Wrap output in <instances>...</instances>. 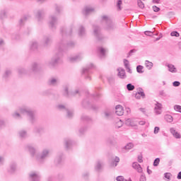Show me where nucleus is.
Instances as JSON below:
<instances>
[{
	"mask_svg": "<svg viewBox=\"0 0 181 181\" xmlns=\"http://www.w3.org/2000/svg\"><path fill=\"white\" fill-rule=\"evenodd\" d=\"M74 28V25H71L70 28L68 29L64 27L61 28L60 33L62 36V38L57 45L59 52H64V49H66V47H74V46H76V43L74 42L70 41L69 42H67L65 40L66 37H70L71 36Z\"/></svg>",
	"mask_w": 181,
	"mask_h": 181,
	"instance_id": "f257e3e1",
	"label": "nucleus"
},
{
	"mask_svg": "<svg viewBox=\"0 0 181 181\" xmlns=\"http://www.w3.org/2000/svg\"><path fill=\"white\" fill-rule=\"evenodd\" d=\"M100 22L102 23H105V29L107 32H114L117 30V24L112 21L110 16L108 15H103L100 16Z\"/></svg>",
	"mask_w": 181,
	"mask_h": 181,
	"instance_id": "f03ea898",
	"label": "nucleus"
},
{
	"mask_svg": "<svg viewBox=\"0 0 181 181\" xmlns=\"http://www.w3.org/2000/svg\"><path fill=\"white\" fill-rule=\"evenodd\" d=\"M19 111L21 114H25L28 117V121L31 124H35L36 122V115L35 110H32L30 107L28 106H23L19 107Z\"/></svg>",
	"mask_w": 181,
	"mask_h": 181,
	"instance_id": "7ed1b4c3",
	"label": "nucleus"
},
{
	"mask_svg": "<svg viewBox=\"0 0 181 181\" xmlns=\"http://www.w3.org/2000/svg\"><path fill=\"white\" fill-rule=\"evenodd\" d=\"M62 53L63 51H60L57 46V53L49 62V67H54V66L59 64Z\"/></svg>",
	"mask_w": 181,
	"mask_h": 181,
	"instance_id": "20e7f679",
	"label": "nucleus"
},
{
	"mask_svg": "<svg viewBox=\"0 0 181 181\" xmlns=\"http://www.w3.org/2000/svg\"><path fill=\"white\" fill-rule=\"evenodd\" d=\"M50 156V150L49 148H44L39 156H36V160L40 163H43L47 158Z\"/></svg>",
	"mask_w": 181,
	"mask_h": 181,
	"instance_id": "39448f33",
	"label": "nucleus"
},
{
	"mask_svg": "<svg viewBox=\"0 0 181 181\" xmlns=\"http://www.w3.org/2000/svg\"><path fill=\"white\" fill-rule=\"evenodd\" d=\"M93 35L98 42H102V40H104V36L101 33V28L98 25H93Z\"/></svg>",
	"mask_w": 181,
	"mask_h": 181,
	"instance_id": "423d86ee",
	"label": "nucleus"
},
{
	"mask_svg": "<svg viewBox=\"0 0 181 181\" xmlns=\"http://www.w3.org/2000/svg\"><path fill=\"white\" fill-rule=\"evenodd\" d=\"M35 16L37 22H42L45 19V9L40 8L35 11Z\"/></svg>",
	"mask_w": 181,
	"mask_h": 181,
	"instance_id": "0eeeda50",
	"label": "nucleus"
},
{
	"mask_svg": "<svg viewBox=\"0 0 181 181\" xmlns=\"http://www.w3.org/2000/svg\"><path fill=\"white\" fill-rule=\"evenodd\" d=\"M49 26L50 29H56V26H57V17L56 16H50L49 17Z\"/></svg>",
	"mask_w": 181,
	"mask_h": 181,
	"instance_id": "6e6552de",
	"label": "nucleus"
},
{
	"mask_svg": "<svg viewBox=\"0 0 181 181\" xmlns=\"http://www.w3.org/2000/svg\"><path fill=\"white\" fill-rule=\"evenodd\" d=\"M59 78L57 77H51L48 79L47 83L48 86H51L52 87H56L59 84Z\"/></svg>",
	"mask_w": 181,
	"mask_h": 181,
	"instance_id": "1a4fd4ad",
	"label": "nucleus"
},
{
	"mask_svg": "<svg viewBox=\"0 0 181 181\" xmlns=\"http://www.w3.org/2000/svg\"><path fill=\"white\" fill-rule=\"evenodd\" d=\"M30 181H40V175L37 172H32L29 174Z\"/></svg>",
	"mask_w": 181,
	"mask_h": 181,
	"instance_id": "9d476101",
	"label": "nucleus"
},
{
	"mask_svg": "<svg viewBox=\"0 0 181 181\" xmlns=\"http://www.w3.org/2000/svg\"><path fill=\"white\" fill-rule=\"evenodd\" d=\"M83 57H84L83 53H79L76 55L69 57V62L71 63H76V62H80V60H82Z\"/></svg>",
	"mask_w": 181,
	"mask_h": 181,
	"instance_id": "9b49d317",
	"label": "nucleus"
},
{
	"mask_svg": "<svg viewBox=\"0 0 181 181\" xmlns=\"http://www.w3.org/2000/svg\"><path fill=\"white\" fill-rule=\"evenodd\" d=\"M154 112L156 115H160L162 114V103L159 102L155 103Z\"/></svg>",
	"mask_w": 181,
	"mask_h": 181,
	"instance_id": "f8f14e48",
	"label": "nucleus"
},
{
	"mask_svg": "<svg viewBox=\"0 0 181 181\" xmlns=\"http://www.w3.org/2000/svg\"><path fill=\"white\" fill-rule=\"evenodd\" d=\"M39 67H40L39 64L36 62L33 63L31 64L30 70L28 71L29 74H30V73H36V71H38Z\"/></svg>",
	"mask_w": 181,
	"mask_h": 181,
	"instance_id": "ddd939ff",
	"label": "nucleus"
},
{
	"mask_svg": "<svg viewBox=\"0 0 181 181\" xmlns=\"http://www.w3.org/2000/svg\"><path fill=\"white\" fill-rule=\"evenodd\" d=\"M50 43H52V37H49V36L44 37V38L42 39V45L45 47H47V46H49Z\"/></svg>",
	"mask_w": 181,
	"mask_h": 181,
	"instance_id": "4468645a",
	"label": "nucleus"
},
{
	"mask_svg": "<svg viewBox=\"0 0 181 181\" xmlns=\"http://www.w3.org/2000/svg\"><path fill=\"white\" fill-rule=\"evenodd\" d=\"M62 94L64 97H71V93L69 91V84H65L63 86V90H62Z\"/></svg>",
	"mask_w": 181,
	"mask_h": 181,
	"instance_id": "2eb2a0df",
	"label": "nucleus"
},
{
	"mask_svg": "<svg viewBox=\"0 0 181 181\" xmlns=\"http://www.w3.org/2000/svg\"><path fill=\"white\" fill-rule=\"evenodd\" d=\"M170 132L172 134L173 136L175 138V139H181V135L180 133L177 132L175 128L172 127L170 129Z\"/></svg>",
	"mask_w": 181,
	"mask_h": 181,
	"instance_id": "dca6fc26",
	"label": "nucleus"
},
{
	"mask_svg": "<svg viewBox=\"0 0 181 181\" xmlns=\"http://www.w3.org/2000/svg\"><path fill=\"white\" fill-rule=\"evenodd\" d=\"M62 162H63V154H59L54 159L55 166H60Z\"/></svg>",
	"mask_w": 181,
	"mask_h": 181,
	"instance_id": "f3484780",
	"label": "nucleus"
},
{
	"mask_svg": "<svg viewBox=\"0 0 181 181\" xmlns=\"http://www.w3.org/2000/svg\"><path fill=\"white\" fill-rule=\"evenodd\" d=\"M117 76L118 77H119V78H127V74L125 73V69H122V68H119L117 69Z\"/></svg>",
	"mask_w": 181,
	"mask_h": 181,
	"instance_id": "a211bd4d",
	"label": "nucleus"
},
{
	"mask_svg": "<svg viewBox=\"0 0 181 181\" xmlns=\"http://www.w3.org/2000/svg\"><path fill=\"white\" fill-rule=\"evenodd\" d=\"M103 166H104V162L101 160H98L95 166V169L97 172H101V170H103Z\"/></svg>",
	"mask_w": 181,
	"mask_h": 181,
	"instance_id": "6ab92c4d",
	"label": "nucleus"
},
{
	"mask_svg": "<svg viewBox=\"0 0 181 181\" xmlns=\"http://www.w3.org/2000/svg\"><path fill=\"white\" fill-rule=\"evenodd\" d=\"M104 115L106 119H112L114 112H112V110H111V109H106Z\"/></svg>",
	"mask_w": 181,
	"mask_h": 181,
	"instance_id": "aec40b11",
	"label": "nucleus"
},
{
	"mask_svg": "<svg viewBox=\"0 0 181 181\" xmlns=\"http://www.w3.org/2000/svg\"><path fill=\"white\" fill-rule=\"evenodd\" d=\"M93 67H94V64H90L86 68L83 69L82 74H85L86 76H87V74H90V69H93Z\"/></svg>",
	"mask_w": 181,
	"mask_h": 181,
	"instance_id": "412c9836",
	"label": "nucleus"
},
{
	"mask_svg": "<svg viewBox=\"0 0 181 181\" xmlns=\"http://www.w3.org/2000/svg\"><path fill=\"white\" fill-rule=\"evenodd\" d=\"M115 112L117 114V115L121 116V115H124V107H122V105H117L115 107Z\"/></svg>",
	"mask_w": 181,
	"mask_h": 181,
	"instance_id": "4be33fe9",
	"label": "nucleus"
},
{
	"mask_svg": "<svg viewBox=\"0 0 181 181\" xmlns=\"http://www.w3.org/2000/svg\"><path fill=\"white\" fill-rule=\"evenodd\" d=\"M92 12H94L93 8L85 7L82 11V13H83V15H84V16H87V15H90V13H92Z\"/></svg>",
	"mask_w": 181,
	"mask_h": 181,
	"instance_id": "5701e85b",
	"label": "nucleus"
},
{
	"mask_svg": "<svg viewBox=\"0 0 181 181\" xmlns=\"http://www.w3.org/2000/svg\"><path fill=\"white\" fill-rule=\"evenodd\" d=\"M132 148H134V144L128 143L124 147L122 148V152L125 153L126 152H128V151H130V149H132Z\"/></svg>",
	"mask_w": 181,
	"mask_h": 181,
	"instance_id": "b1692460",
	"label": "nucleus"
},
{
	"mask_svg": "<svg viewBox=\"0 0 181 181\" xmlns=\"http://www.w3.org/2000/svg\"><path fill=\"white\" fill-rule=\"evenodd\" d=\"M34 132H35V134H39L40 135H42V134H45V127H35L34 128Z\"/></svg>",
	"mask_w": 181,
	"mask_h": 181,
	"instance_id": "393cba45",
	"label": "nucleus"
},
{
	"mask_svg": "<svg viewBox=\"0 0 181 181\" xmlns=\"http://www.w3.org/2000/svg\"><path fill=\"white\" fill-rule=\"evenodd\" d=\"M132 168L137 170L139 173H142V167H141V165H139V163L136 162L133 163Z\"/></svg>",
	"mask_w": 181,
	"mask_h": 181,
	"instance_id": "a878e982",
	"label": "nucleus"
},
{
	"mask_svg": "<svg viewBox=\"0 0 181 181\" xmlns=\"http://www.w3.org/2000/svg\"><path fill=\"white\" fill-rule=\"evenodd\" d=\"M64 145L66 149H70V148H71V146L73 145V141H71V139H65Z\"/></svg>",
	"mask_w": 181,
	"mask_h": 181,
	"instance_id": "bb28decb",
	"label": "nucleus"
},
{
	"mask_svg": "<svg viewBox=\"0 0 181 181\" xmlns=\"http://www.w3.org/2000/svg\"><path fill=\"white\" fill-rule=\"evenodd\" d=\"M16 172V163H11L8 169V173H15Z\"/></svg>",
	"mask_w": 181,
	"mask_h": 181,
	"instance_id": "cd10ccee",
	"label": "nucleus"
},
{
	"mask_svg": "<svg viewBox=\"0 0 181 181\" xmlns=\"http://www.w3.org/2000/svg\"><path fill=\"white\" fill-rule=\"evenodd\" d=\"M27 149L30 152L31 156H35V155H36V148H35L33 146H27Z\"/></svg>",
	"mask_w": 181,
	"mask_h": 181,
	"instance_id": "c85d7f7f",
	"label": "nucleus"
},
{
	"mask_svg": "<svg viewBox=\"0 0 181 181\" xmlns=\"http://www.w3.org/2000/svg\"><path fill=\"white\" fill-rule=\"evenodd\" d=\"M38 46H39V44L36 41H32L30 43V50H33V51L37 50Z\"/></svg>",
	"mask_w": 181,
	"mask_h": 181,
	"instance_id": "c756f323",
	"label": "nucleus"
},
{
	"mask_svg": "<svg viewBox=\"0 0 181 181\" xmlns=\"http://www.w3.org/2000/svg\"><path fill=\"white\" fill-rule=\"evenodd\" d=\"M167 67H168V71H170V73H177V69H176L175 65L172 64H168L167 65Z\"/></svg>",
	"mask_w": 181,
	"mask_h": 181,
	"instance_id": "7c9ffc66",
	"label": "nucleus"
},
{
	"mask_svg": "<svg viewBox=\"0 0 181 181\" xmlns=\"http://www.w3.org/2000/svg\"><path fill=\"white\" fill-rule=\"evenodd\" d=\"M18 136L21 138V139H25V138H28V132L25 130H21L18 132Z\"/></svg>",
	"mask_w": 181,
	"mask_h": 181,
	"instance_id": "2f4dec72",
	"label": "nucleus"
},
{
	"mask_svg": "<svg viewBox=\"0 0 181 181\" xmlns=\"http://www.w3.org/2000/svg\"><path fill=\"white\" fill-rule=\"evenodd\" d=\"M29 16H23L18 21V25L20 26H23V25H25V22H26V21H28L29 19Z\"/></svg>",
	"mask_w": 181,
	"mask_h": 181,
	"instance_id": "473e14b6",
	"label": "nucleus"
},
{
	"mask_svg": "<svg viewBox=\"0 0 181 181\" xmlns=\"http://www.w3.org/2000/svg\"><path fill=\"white\" fill-rule=\"evenodd\" d=\"M78 35L81 37L86 35V28L83 25L79 26Z\"/></svg>",
	"mask_w": 181,
	"mask_h": 181,
	"instance_id": "72a5a7b5",
	"label": "nucleus"
},
{
	"mask_svg": "<svg viewBox=\"0 0 181 181\" xmlns=\"http://www.w3.org/2000/svg\"><path fill=\"white\" fill-rule=\"evenodd\" d=\"M11 74H12V71L11 69H6L3 75V78L8 80L11 77Z\"/></svg>",
	"mask_w": 181,
	"mask_h": 181,
	"instance_id": "f704fd0d",
	"label": "nucleus"
},
{
	"mask_svg": "<svg viewBox=\"0 0 181 181\" xmlns=\"http://www.w3.org/2000/svg\"><path fill=\"white\" fill-rule=\"evenodd\" d=\"M65 112H66V118H73V117H74V111L71 109H69L66 110V111H65Z\"/></svg>",
	"mask_w": 181,
	"mask_h": 181,
	"instance_id": "c9c22d12",
	"label": "nucleus"
},
{
	"mask_svg": "<svg viewBox=\"0 0 181 181\" xmlns=\"http://www.w3.org/2000/svg\"><path fill=\"white\" fill-rule=\"evenodd\" d=\"M18 76H24V74H29V71H26L24 68L18 69Z\"/></svg>",
	"mask_w": 181,
	"mask_h": 181,
	"instance_id": "e433bc0d",
	"label": "nucleus"
},
{
	"mask_svg": "<svg viewBox=\"0 0 181 181\" xmlns=\"http://www.w3.org/2000/svg\"><path fill=\"white\" fill-rule=\"evenodd\" d=\"M98 51L100 57H105V52H107V49L105 50L103 47H100L98 48Z\"/></svg>",
	"mask_w": 181,
	"mask_h": 181,
	"instance_id": "4c0bfd02",
	"label": "nucleus"
},
{
	"mask_svg": "<svg viewBox=\"0 0 181 181\" xmlns=\"http://www.w3.org/2000/svg\"><path fill=\"white\" fill-rule=\"evenodd\" d=\"M57 108H58V110H59V111H63V112H66L67 111L69 107L66 106L64 105H58Z\"/></svg>",
	"mask_w": 181,
	"mask_h": 181,
	"instance_id": "58836bf2",
	"label": "nucleus"
},
{
	"mask_svg": "<svg viewBox=\"0 0 181 181\" xmlns=\"http://www.w3.org/2000/svg\"><path fill=\"white\" fill-rule=\"evenodd\" d=\"M145 66L148 70H151L152 67H153V63L149 62L148 60L145 61Z\"/></svg>",
	"mask_w": 181,
	"mask_h": 181,
	"instance_id": "ea45409f",
	"label": "nucleus"
},
{
	"mask_svg": "<svg viewBox=\"0 0 181 181\" xmlns=\"http://www.w3.org/2000/svg\"><path fill=\"white\" fill-rule=\"evenodd\" d=\"M125 124H126V125H127L128 127H135V123H134V121H132V119H126Z\"/></svg>",
	"mask_w": 181,
	"mask_h": 181,
	"instance_id": "a19ab883",
	"label": "nucleus"
},
{
	"mask_svg": "<svg viewBox=\"0 0 181 181\" xmlns=\"http://www.w3.org/2000/svg\"><path fill=\"white\" fill-rule=\"evenodd\" d=\"M164 118L167 122H173V117L170 115H165Z\"/></svg>",
	"mask_w": 181,
	"mask_h": 181,
	"instance_id": "79ce46f5",
	"label": "nucleus"
},
{
	"mask_svg": "<svg viewBox=\"0 0 181 181\" xmlns=\"http://www.w3.org/2000/svg\"><path fill=\"white\" fill-rule=\"evenodd\" d=\"M127 89L128 91H134L135 90V86L132 85V83H128L127 85Z\"/></svg>",
	"mask_w": 181,
	"mask_h": 181,
	"instance_id": "37998d69",
	"label": "nucleus"
},
{
	"mask_svg": "<svg viewBox=\"0 0 181 181\" xmlns=\"http://www.w3.org/2000/svg\"><path fill=\"white\" fill-rule=\"evenodd\" d=\"M119 163V157L116 156V157L115 158L114 161L112 163V166L116 167V166H117V165H118Z\"/></svg>",
	"mask_w": 181,
	"mask_h": 181,
	"instance_id": "c03bdc74",
	"label": "nucleus"
},
{
	"mask_svg": "<svg viewBox=\"0 0 181 181\" xmlns=\"http://www.w3.org/2000/svg\"><path fill=\"white\" fill-rule=\"evenodd\" d=\"M81 119L82 121H86L87 122H88L89 121L91 120V118H90V117H88L86 115H83L81 116Z\"/></svg>",
	"mask_w": 181,
	"mask_h": 181,
	"instance_id": "a18cd8bd",
	"label": "nucleus"
},
{
	"mask_svg": "<svg viewBox=\"0 0 181 181\" xmlns=\"http://www.w3.org/2000/svg\"><path fill=\"white\" fill-rule=\"evenodd\" d=\"M144 66L141 65H139L136 66V71L137 73H139L140 74H142L144 73Z\"/></svg>",
	"mask_w": 181,
	"mask_h": 181,
	"instance_id": "49530a36",
	"label": "nucleus"
},
{
	"mask_svg": "<svg viewBox=\"0 0 181 181\" xmlns=\"http://www.w3.org/2000/svg\"><path fill=\"white\" fill-rule=\"evenodd\" d=\"M86 131H87V127H81L78 130V135H80L81 136V135H83L84 134V132H86Z\"/></svg>",
	"mask_w": 181,
	"mask_h": 181,
	"instance_id": "de8ad7c7",
	"label": "nucleus"
},
{
	"mask_svg": "<svg viewBox=\"0 0 181 181\" xmlns=\"http://www.w3.org/2000/svg\"><path fill=\"white\" fill-rule=\"evenodd\" d=\"M137 5L139 8H141V9H144V8H145V4L142 2V0H137Z\"/></svg>",
	"mask_w": 181,
	"mask_h": 181,
	"instance_id": "09e8293b",
	"label": "nucleus"
},
{
	"mask_svg": "<svg viewBox=\"0 0 181 181\" xmlns=\"http://www.w3.org/2000/svg\"><path fill=\"white\" fill-rule=\"evenodd\" d=\"M12 117H13V118H16V119H19L22 118V117H21V114H19V112H14L12 114Z\"/></svg>",
	"mask_w": 181,
	"mask_h": 181,
	"instance_id": "8fccbe9b",
	"label": "nucleus"
},
{
	"mask_svg": "<svg viewBox=\"0 0 181 181\" xmlns=\"http://www.w3.org/2000/svg\"><path fill=\"white\" fill-rule=\"evenodd\" d=\"M1 19H5L6 18V10H3L0 13Z\"/></svg>",
	"mask_w": 181,
	"mask_h": 181,
	"instance_id": "3c124183",
	"label": "nucleus"
},
{
	"mask_svg": "<svg viewBox=\"0 0 181 181\" xmlns=\"http://www.w3.org/2000/svg\"><path fill=\"white\" fill-rule=\"evenodd\" d=\"M139 94L140 97H142V98H145V93L143 92V89L141 88H139Z\"/></svg>",
	"mask_w": 181,
	"mask_h": 181,
	"instance_id": "603ef678",
	"label": "nucleus"
},
{
	"mask_svg": "<svg viewBox=\"0 0 181 181\" xmlns=\"http://www.w3.org/2000/svg\"><path fill=\"white\" fill-rule=\"evenodd\" d=\"M174 110L175 111H177V112H180L181 113V106L179 105H175L174 106Z\"/></svg>",
	"mask_w": 181,
	"mask_h": 181,
	"instance_id": "864d4df0",
	"label": "nucleus"
},
{
	"mask_svg": "<svg viewBox=\"0 0 181 181\" xmlns=\"http://www.w3.org/2000/svg\"><path fill=\"white\" fill-rule=\"evenodd\" d=\"M159 162H160V158H156L153 161V166H158Z\"/></svg>",
	"mask_w": 181,
	"mask_h": 181,
	"instance_id": "5fc2aeb1",
	"label": "nucleus"
},
{
	"mask_svg": "<svg viewBox=\"0 0 181 181\" xmlns=\"http://www.w3.org/2000/svg\"><path fill=\"white\" fill-rule=\"evenodd\" d=\"M170 36H175V37H179L180 36V34L177 31H173L170 33Z\"/></svg>",
	"mask_w": 181,
	"mask_h": 181,
	"instance_id": "6e6d98bb",
	"label": "nucleus"
},
{
	"mask_svg": "<svg viewBox=\"0 0 181 181\" xmlns=\"http://www.w3.org/2000/svg\"><path fill=\"white\" fill-rule=\"evenodd\" d=\"M121 5H122V0H118L117 2V6L119 11H121Z\"/></svg>",
	"mask_w": 181,
	"mask_h": 181,
	"instance_id": "4d7b16f0",
	"label": "nucleus"
},
{
	"mask_svg": "<svg viewBox=\"0 0 181 181\" xmlns=\"http://www.w3.org/2000/svg\"><path fill=\"white\" fill-rule=\"evenodd\" d=\"M144 34L146 35V36H152L153 34V31H145L144 32ZM156 35H158V34H155Z\"/></svg>",
	"mask_w": 181,
	"mask_h": 181,
	"instance_id": "13d9d810",
	"label": "nucleus"
},
{
	"mask_svg": "<svg viewBox=\"0 0 181 181\" xmlns=\"http://www.w3.org/2000/svg\"><path fill=\"white\" fill-rule=\"evenodd\" d=\"M124 65L125 69H128V67H129V62L128 59H124Z\"/></svg>",
	"mask_w": 181,
	"mask_h": 181,
	"instance_id": "bf43d9fd",
	"label": "nucleus"
},
{
	"mask_svg": "<svg viewBox=\"0 0 181 181\" xmlns=\"http://www.w3.org/2000/svg\"><path fill=\"white\" fill-rule=\"evenodd\" d=\"M82 105L83 107H84L85 108H87V107H88V105H90V103L87 102V100H83L82 102Z\"/></svg>",
	"mask_w": 181,
	"mask_h": 181,
	"instance_id": "052dcab7",
	"label": "nucleus"
},
{
	"mask_svg": "<svg viewBox=\"0 0 181 181\" xmlns=\"http://www.w3.org/2000/svg\"><path fill=\"white\" fill-rule=\"evenodd\" d=\"M153 12H159V11H160V8L156 6H153Z\"/></svg>",
	"mask_w": 181,
	"mask_h": 181,
	"instance_id": "680f3d73",
	"label": "nucleus"
},
{
	"mask_svg": "<svg viewBox=\"0 0 181 181\" xmlns=\"http://www.w3.org/2000/svg\"><path fill=\"white\" fill-rule=\"evenodd\" d=\"M173 86L174 87H179V86H180V81H175L173 83Z\"/></svg>",
	"mask_w": 181,
	"mask_h": 181,
	"instance_id": "e2e57ef3",
	"label": "nucleus"
},
{
	"mask_svg": "<svg viewBox=\"0 0 181 181\" xmlns=\"http://www.w3.org/2000/svg\"><path fill=\"white\" fill-rule=\"evenodd\" d=\"M160 128H159V127H156L155 128H154V134H159V131H160Z\"/></svg>",
	"mask_w": 181,
	"mask_h": 181,
	"instance_id": "0e129e2a",
	"label": "nucleus"
},
{
	"mask_svg": "<svg viewBox=\"0 0 181 181\" xmlns=\"http://www.w3.org/2000/svg\"><path fill=\"white\" fill-rule=\"evenodd\" d=\"M76 94H78V90H75L74 91L71 92V96H74Z\"/></svg>",
	"mask_w": 181,
	"mask_h": 181,
	"instance_id": "69168bd1",
	"label": "nucleus"
},
{
	"mask_svg": "<svg viewBox=\"0 0 181 181\" xmlns=\"http://www.w3.org/2000/svg\"><path fill=\"white\" fill-rule=\"evenodd\" d=\"M124 179V178L123 176H118V177H117L116 180H117V181H123Z\"/></svg>",
	"mask_w": 181,
	"mask_h": 181,
	"instance_id": "338daca9",
	"label": "nucleus"
},
{
	"mask_svg": "<svg viewBox=\"0 0 181 181\" xmlns=\"http://www.w3.org/2000/svg\"><path fill=\"white\" fill-rule=\"evenodd\" d=\"M140 181H146V177H145L144 175H141L140 177Z\"/></svg>",
	"mask_w": 181,
	"mask_h": 181,
	"instance_id": "774afa93",
	"label": "nucleus"
}]
</instances>
